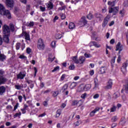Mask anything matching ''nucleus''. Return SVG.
I'll return each mask as SVG.
<instances>
[{
	"instance_id": "2eb2a0df",
	"label": "nucleus",
	"mask_w": 128,
	"mask_h": 128,
	"mask_svg": "<svg viewBox=\"0 0 128 128\" xmlns=\"http://www.w3.org/2000/svg\"><path fill=\"white\" fill-rule=\"evenodd\" d=\"M116 50H120L119 54L122 50V46H120V42H118L116 46Z\"/></svg>"
},
{
	"instance_id": "dca6fc26",
	"label": "nucleus",
	"mask_w": 128,
	"mask_h": 128,
	"mask_svg": "<svg viewBox=\"0 0 128 128\" xmlns=\"http://www.w3.org/2000/svg\"><path fill=\"white\" fill-rule=\"evenodd\" d=\"M46 6L48 9L49 10H52V8H54V4H52V3L50 2H48L46 4Z\"/></svg>"
},
{
	"instance_id": "13d9d810",
	"label": "nucleus",
	"mask_w": 128,
	"mask_h": 128,
	"mask_svg": "<svg viewBox=\"0 0 128 128\" xmlns=\"http://www.w3.org/2000/svg\"><path fill=\"white\" fill-rule=\"evenodd\" d=\"M61 18L62 20H65L66 19V14H61Z\"/></svg>"
},
{
	"instance_id": "f3484780",
	"label": "nucleus",
	"mask_w": 128,
	"mask_h": 128,
	"mask_svg": "<svg viewBox=\"0 0 128 128\" xmlns=\"http://www.w3.org/2000/svg\"><path fill=\"white\" fill-rule=\"evenodd\" d=\"M10 35H3L4 36V42H6V44H8V42H10V39L8 38V36H10Z\"/></svg>"
},
{
	"instance_id": "e2e57ef3",
	"label": "nucleus",
	"mask_w": 128,
	"mask_h": 128,
	"mask_svg": "<svg viewBox=\"0 0 128 128\" xmlns=\"http://www.w3.org/2000/svg\"><path fill=\"white\" fill-rule=\"evenodd\" d=\"M56 58V57H54L53 58H52L50 57H49L48 58V60L49 62H53V60Z\"/></svg>"
},
{
	"instance_id": "c03bdc74",
	"label": "nucleus",
	"mask_w": 128,
	"mask_h": 128,
	"mask_svg": "<svg viewBox=\"0 0 128 128\" xmlns=\"http://www.w3.org/2000/svg\"><path fill=\"white\" fill-rule=\"evenodd\" d=\"M124 90L126 94H128V86H124Z\"/></svg>"
},
{
	"instance_id": "49530a36",
	"label": "nucleus",
	"mask_w": 128,
	"mask_h": 128,
	"mask_svg": "<svg viewBox=\"0 0 128 128\" xmlns=\"http://www.w3.org/2000/svg\"><path fill=\"white\" fill-rule=\"evenodd\" d=\"M84 56L86 58H92V54H86V53H85L84 54Z\"/></svg>"
},
{
	"instance_id": "393cba45",
	"label": "nucleus",
	"mask_w": 128,
	"mask_h": 128,
	"mask_svg": "<svg viewBox=\"0 0 128 128\" xmlns=\"http://www.w3.org/2000/svg\"><path fill=\"white\" fill-rule=\"evenodd\" d=\"M72 60L75 64H78V59L77 56L72 57Z\"/></svg>"
},
{
	"instance_id": "6ab92c4d",
	"label": "nucleus",
	"mask_w": 128,
	"mask_h": 128,
	"mask_svg": "<svg viewBox=\"0 0 128 128\" xmlns=\"http://www.w3.org/2000/svg\"><path fill=\"white\" fill-rule=\"evenodd\" d=\"M108 18H105L102 24V28H106V26L108 24Z\"/></svg>"
},
{
	"instance_id": "39448f33",
	"label": "nucleus",
	"mask_w": 128,
	"mask_h": 128,
	"mask_svg": "<svg viewBox=\"0 0 128 128\" xmlns=\"http://www.w3.org/2000/svg\"><path fill=\"white\" fill-rule=\"evenodd\" d=\"M88 24V21L86 20V17H82L80 20L79 22V24L81 26H86Z\"/></svg>"
},
{
	"instance_id": "f8f14e48",
	"label": "nucleus",
	"mask_w": 128,
	"mask_h": 128,
	"mask_svg": "<svg viewBox=\"0 0 128 128\" xmlns=\"http://www.w3.org/2000/svg\"><path fill=\"white\" fill-rule=\"evenodd\" d=\"M126 66H128L127 63L123 64L122 68H121V70L123 74H126Z\"/></svg>"
},
{
	"instance_id": "5fc2aeb1",
	"label": "nucleus",
	"mask_w": 128,
	"mask_h": 128,
	"mask_svg": "<svg viewBox=\"0 0 128 128\" xmlns=\"http://www.w3.org/2000/svg\"><path fill=\"white\" fill-rule=\"evenodd\" d=\"M40 10L41 12H45L46 11V7H42V6H40Z\"/></svg>"
},
{
	"instance_id": "774afa93",
	"label": "nucleus",
	"mask_w": 128,
	"mask_h": 128,
	"mask_svg": "<svg viewBox=\"0 0 128 128\" xmlns=\"http://www.w3.org/2000/svg\"><path fill=\"white\" fill-rule=\"evenodd\" d=\"M43 104L44 106H48V102L47 101H44Z\"/></svg>"
},
{
	"instance_id": "3c124183",
	"label": "nucleus",
	"mask_w": 128,
	"mask_h": 128,
	"mask_svg": "<svg viewBox=\"0 0 128 128\" xmlns=\"http://www.w3.org/2000/svg\"><path fill=\"white\" fill-rule=\"evenodd\" d=\"M56 41L52 42L51 43V46H52V48H56Z\"/></svg>"
},
{
	"instance_id": "b1692460",
	"label": "nucleus",
	"mask_w": 128,
	"mask_h": 128,
	"mask_svg": "<svg viewBox=\"0 0 128 128\" xmlns=\"http://www.w3.org/2000/svg\"><path fill=\"white\" fill-rule=\"evenodd\" d=\"M84 88L85 92H86L87 90H90L92 88V84H87L84 86Z\"/></svg>"
},
{
	"instance_id": "de8ad7c7",
	"label": "nucleus",
	"mask_w": 128,
	"mask_h": 128,
	"mask_svg": "<svg viewBox=\"0 0 128 128\" xmlns=\"http://www.w3.org/2000/svg\"><path fill=\"white\" fill-rule=\"evenodd\" d=\"M56 38L57 40H59L60 38H62V34H57L56 36Z\"/></svg>"
},
{
	"instance_id": "e433bc0d",
	"label": "nucleus",
	"mask_w": 128,
	"mask_h": 128,
	"mask_svg": "<svg viewBox=\"0 0 128 128\" xmlns=\"http://www.w3.org/2000/svg\"><path fill=\"white\" fill-rule=\"evenodd\" d=\"M118 120V117L116 116H114L112 118V122H116Z\"/></svg>"
},
{
	"instance_id": "680f3d73",
	"label": "nucleus",
	"mask_w": 128,
	"mask_h": 128,
	"mask_svg": "<svg viewBox=\"0 0 128 128\" xmlns=\"http://www.w3.org/2000/svg\"><path fill=\"white\" fill-rule=\"evenodd\" d=\"M121 60H122V57L120 56V55H119L118 56V58L117 60V62H120Z\"/></svg>"
},
{
	"instance_id": "6e6d98bb",
	"label": "nucleus",
	"mask_w": 128,
	"mask_h": 128,
	"mask_svg": "<svg viewBox=\"0 0 128 128\" xmlns=\"http://www.w3.org/2000/svg\"><path fill=\"white\" fill-rule=\"evenodd\" d=\"M94 98H100V94H96L94 96Z\"/></svg>"
},
{
	"instance_id": "412c9836",
	"label": "nucleus",
	"mask_w": 128,
	"mask_h": 128,
	"mask_svg": "<svg viewBox=\"0 0 128 128\" xmlns=\"http://www.w3.org/2000/svg\"><path fill=\"white\" fill-rule=\"evenodd\" d=\"M68 28L70 30H74V28H76V25L72 22H70L69 24Z\"/></svg>"
},
{
	"instance_id": "9d476101",
	"label": "nucleus",
	"mask_w": 128,
	"mask_h": 128,
	"mask_svg": "<svg viewBox=\"0 0 128 128\" xmlns=\"http://www.w3.org/2000/svg\"><path fill=\"white\" fill-rule=\"evenodd\" d=\"M106 70H108V67L106 66H102L100 69V74H106Z\"/></svg>"
},
{
	"instance_id": "f257e3e1",
	"label": "nucleus",
	"mask_w": 128,
	"mask_h": 128,
	"mask_svg": "<svg viewBox=\"0 0 128 128\" xmlns=\"http://www.w3.org/2000/svg\"><path fill=\"white\" fill-rule=\"evenodd\" d=\"M0 14L6 16L9 20L12 18L10 12L8 10H6L4 6L2 4H0Z\"/></svg>"
},
{
	"instance_id": "ddd939ff",
	"label": "nucleus",
	"mask_w": 128,
	"mask_h": 128,
	"mask_svg": "<svg viewBox=\"0 0 128 128\" xmlns=\"http://www.w3.org/2000/svg\"><path fill=\"white\" fill-rule=\"evenodd\" d=\"M112 80H109L107 86L105 87L106 90H110L112 88Z\"/></svg>"
},
{
	"instance_id": "473e14b6",
	"label": "nucleus",
	"mask_w": 128,
	"mask_h": 128,
	"mask_svg": "<svg viewBox=\"0 0 128 128\" xmlns=\"http://www.w3.org/2000/svg\"><path fill=\"white\" fill-rule=\"evenodd\" d=\"M116 110V106H113L112 108H110V112H114Z\"/></svg>"
},
{
	"instance_id": "9b49d317",
	"label": "nucleus",
	"mask_w": 128,
	"mask_h": 128,
	"mask_svg": "<svg viewBox=\"0 0 128 128\" xmlns=\"http://www.w3.org/2000/svg\"><path fill=\"white\" fill-rule=\"evenodd\" d=\"M86 62V58L84 56H80L78 60V64H82Z\"/></svg>"
},
{
	"instance_id": "72a5a7b5",
	"label": "nucleus",
	"mask_w": 128,
	"mask_h": 128,
	"mask_svg": "<svg viewBox=\"0 0 128 128\" xmlns=\"http://www.w3.org/2000/svg\"><path fill=\"white\" fill-rule=\"evenodd\" d=\"M68 84H65L63 87L62 88V90L63 92H64V90H68Z\"/></svg>"
},
{
	"instance_id": "bb28decb",
	"label": "nucleus",
	"mask_w": 128,
	"mask_h": 128,
	"mask_svg": "<svg viewBox=\"0 0 128 128\" xmlns=\"http://www.w3.org/2000/svg\"><path fill=\"white\" fill-rule=\"evenodd\" d=\"M76 82H72L70 86V88L71 90H72L74 88H76Z\"/></svg>"
},
{
	"instance_id": "4468645a",
	"label": "nucleus",
	"mask_w": 128,
	"mask_h": 128,
	"mask_svg": "<svg viewBox=\"0 0 128 128\" xmlns=\"http://www.w3.org/2000/svg\"><path fill=\"white\" fill-rule=\"evenodd\" d=\"M6 78L4 76H0V84H4L6 82Z\"/></svg>"
},
{
	"instance_id": "8fccbe9b",
	"label": "nucleus",
	"mask_w": 128,
	"mask_h": 128,
	"mask_svg": "<svg viewBox=\"0 0 128 128\" xmlns=\"http://www.w3.org/2000/svg\"><path fill=\"white\" fill-rule=\"evenodd\" d=\"M22 116V113L20 112L19 113H16L14 115V118H17V116Z\"/></svg>"
},
{
	"instance_id": "a19ab883",
	"label": "nucleus",
	"mask_w": 128,
	"mask_h": 128,
	"mask_svg": "<svg viewBox=\"0 0 128 128\" xmlns=\"http://www.w3.org/2000/svg\"><path fill=\"white\" fill-rule=\"evenodd\" d=\"M80 2V0H72L71 4H76L78 2Z\"/></svg>"
},
{
	"instance_id": "a878e982",
	"label": "nucleus",
	"mask_w": 128,
	"mask_h": 128,
	"mask_svg": "<svg viewBox=\"0 0 128 128\" xmlns=\"http://www.w3.org/2000/svg\"><path fill=\"white\" fill-rule=\"evenodd\" d=\"M116 4V2L114 1H108V6H114Z\"/></svg>"
},
{
	"instance_id": "cd10ccee",
	"label": "nucleus",
	"mask_w": 128,
	"mask_h": 128,
	"mask_svg": "<svg viewBox=\"0 0 128 128\" xmlns=\"http://www.w3.org/2000/svg\"><path fill=\"white\" fill-rule=\"evenodd\" d=\"M58 96V91H53L52 92V96L53 98H56V96Z\"/></svg>"
},
{
	"instance_id": "2f4dec72",
	"label": "nucleus",
	"mask_w": 128,
	"mask_h": 128,
	"mask_svg": "<svg viewBox=\"0 0 128 128\" xmlns=\"http://www.w3.org/2000/svg\"><path fill=\"white\" fill-rule=\"evenodd\" d=\"M14 86H15V88L18 90H22V88H24V86H22V85H18V84L15 85Z\"/></svg>"
},
{
	"instance_id": "6e6552de",
	"label": "nucleus",
	"mask_w": 128,
	"mask_h": 128,
	"mask_svg": "<svg viewBox=\"0 0 128 128\" xmlns=\"http://www.w3.org/2000/svg\"><path fill=\"white\" fill-rule=\"evenodd\" d=\"M100 110V108L99 107H96V108L91 112L90 114V116H94V114L96 113L97 112H98Z\"/></svg>"
},
{
	"instance_id": "a211bd4d",
	"label": "nucleus",
	"mask_w": 128,
	"mask_h": 128,
	"mask_svg": "<svg viewBox=\"0 0 128 128\" xmlns=\"http://www.w3.org/2000/svg\"><path fill=\"white\" fill-rule=\"evenodd\" d=\"M23 36L25 37V39L26 40H30V34L26 32H23Z\"/></svg>"
},
{
	"instance_id": "c85d7f7f",
	"label": "nucleus",
	"mask_w": 128,
	"mask_h": 128,
	"mask_svg": "<svg viewBox=\"0 0 128 128\" xmlns=\"http://www.w3.org/2000/svg\"><path fill=\"white\" fill-rule=\"evenodd\" d=\"M6 56H4V54H0V60H1V62H3V60H6Z\"/></svg>"
},
{
	"instance_id": "052dcab7",
	"label": "nucleus",
	"mask_w": 128,
	"mask_h": 128,
	"mask_svg": "<svg viewBox=\"0 0 128 128\" xmlns=\"http://www.w3.org/2000/svg\"><path fill=\"white\" fill-rule=\"evenodd\" d=\"M66 104L64 103H62L60 106V108H66Z\"/></svg>"
},
{
	"instance_id": "37998d69",
	"label": "nucleus",
	"mask_w": 128,
	"mask_h": 128,
	"mask_svg": "<svg viewBox=\"0 0 128 128\" xmlns=\"http://www.w3.org/2000/svg\"><path fill=\"white\" fill-rule=\"evenodd\" d=\"M16 49L17 50H20V42L17 43V44H16Z\"/></svg>"
},
{
	"instance_id": "864d4df0",
	"label": "nucleus",
	"mask_w": 128,
	"mask_h": 128,
	"mask_svg": "<svg viewBox=\"0 0 128 128\" xmlns=\"http://www.w3.org/2000/svg\"><path fill=\"white\" fill-rule=\"evenodd\" d=\"M74 68H75V66L74 64H71L70 66H69V70H72Z\"/></svg>"
},
{
	"instance_id": "f03ea898",
	"label": "nucleus",
	"mask_w": 128,
	"mask_h": 128,
	"mask_svg": "<svg viewBox=\"0 0 128 128\" xmlns=\"http://www.w3.org/2000/svg\"><path fill=\"white\" fill-rule=\"evenodd\" d=\"M37 48L40 50H44V43L42 38L38 40Z\"/></svg>"
},
{
	"instance_id": "7c9ffc66",
	"label": "nucleus",
	"mask_w": 128,
	"mask_h": 128,
	"mask_svg": "<svg viewBox=\"0 0 128 128\" xmlns=\"http://www.w3.org/2000/svg\"><path fill=\"white\" fill-rule=\"evenodd\" d=\"M34 25V22H28L26 24V26L32 27Z\"/></svg>"
},
{
	"instance_id": "603ef678",
	"label": "nucleus",
	"mask_w": 128,
	"mask_h": 128,
	"mask_svg": "<svg viewBox=\"0 0 128 128\" xmlns=\"http://www.w3.org/2000/svg\"><path fill=\"white\" fill-rule=\"evenodd\" d=\"M26 52L28 54H30V52H32V49H30V48H26Z\"/></svg>"
},
{
	"instance_id": "4be33fe9",
	"label": "nucleus",
	"mask_w": 128,
	"mask_h": 128,
	"mask_svg": "<svg viewBox=\"0 0 128 128\" xmlns=\"http://www.w3.org/2000/svg\"><path fill=\"white\" fill-rule=\"evenodd\" d=\"M60 114H62V110L58 109L56 112V118H59Z\"/></svg>"
},
{
	"instance_id": "c9c22d12",
	"label": "nucleus",
	"mask_w": 128,
	"mask_h": 128,
	"mask_svg": "<svg viewBox=\"0 0 128 128\" xmlns=\"http://www.w3.org/2000/svg\"><path fill=\"white\" fill-rule=\"evenodd\" d=\"M66 8V6H63L58 8V10H64Z\"/></svg>"
},
{
	"instance_id": "aec40b11",
	"label": "nucleus",
	"mask_w": 128,
	"mask_h": 128,
	"mask_svg": "<svg viewBox=\"0 0 128 128\" xmlns=\"http://www.w3.org/2000/svg\"><path fill=\"white\" fill-rule=\"evenodd\" d=\"M84 91H85L84 86H80L78 88V92H84Z\"/></svg>"
},
{
	"instance_id": "0eeeda50",
	"label": "nucleus",
	"mask_w": 128,
	"mask_h": 128,
	"mask_svg": "<svg viewBox=\"0 0 128 128\" xmlns=\"http://www.w3.org/2000/svg\"><path fill=\"white\" fill-rule=\"evenodd\" d=\"M6 4L8 8H14V0H6Z\"/></svg>"
},
{
	"instance_id": "5701e85b",
	"label": "nucleus",
	"mask_w": 128,
	"mask_h": 128,
	"mask_svg": "<svg viewBox=\"0 0 128 128\" xmlns=\"http://www.w3.org/2000/svg\"><path fill=\"white\" fill-rule=\"evenodd\" d=\"M6 92V87L4 86H2L0 87V94H2Z\"/></svg>"
},
{
	"instance_id": "69168bd1",
	"label": "nucleus",
	"mask_w": 128,
	"mask_h": 128,
	"mask_svg": "<svg viewBox=\"0 0 128 128\" xmlns=\"http://www.w3.org/2000/svg\"><path fill=\"white\" fill-rule=\"evenodd\" d=\"M4 72L2 70H0V76H2L3 74H4Z\"/></svg>"
},
{
	"instance_id": "4d7b16f0",
	"label": "nucleus",
	"mask_w": 128,
	"mask_h": 128,
	"mask_svg": "<svg viewBox=\"0 0 128 128\" xmlns=\"http://www.w3.org/2000/svg\"><path fill=\"white\" fill-rule=\"evenodd\" d=\"M94 82L95 88H98V81H96V80H94Z\"/></svg>"
},
{
	"instance_id": "58836bf2",
	"label": "nucleus",
	"mask_w": 128,
	"mask_h": 128,
	"mask_svg": "<svg viewBox=\"0 0 128 128\" xmlns=\"http://www.w3.org/2000/svg\"><path fill=\"white\" fill-rule=\"evenodd\" d=\"M19 58H21V60H26V57L24 55H20L19 56Z\"/></svg>"
},
{
	"instance_id": "423d86ee",
	"label": "nucleus",
	"mask_w": 128,
	"mask_h": 128,
	"mask_svg": "<svg viewBox=\"0 0 128 128\" xmlns=\"http://www.w3.org/2000/svg\"><path fill=\"white\" fill-rule=\"evenodd\" d=\"M26 72H20L19 74L17 75V78L20 80H24L26 76Z\"/></svg>"
},
{
	"instance_id": "79ce46f5",
	"label": "nucleus",
	"mask_w": 128,
	"mask_h": 128,
	"mask_svg": "<svg viewBox=\"0 0 128 128\" xmlns=\"http://www.w3.org/2000/svg\"><path fill=\"white\" fill-rule=\"evenodd\" d=\"M86 96H88V94L86 93H84L81 95L80 98H81L84 99L86 98Z\"/></svg>"
},
{
	"instance_id": "4c0bfd02",
	"label": "nucleus",
	"mask_w": 128,
	"mask_h": 128,
	"mask_svg": "<svg viewBox=\"0 0 128 128\" xmlns=\"http://www.w3.org/2000/svg\"><path fill=\"white\" fill-rule=\"evenodd\" d=\"M96 16L97 18H100H100H102V15L100 14H96Z\"/></svg>"
},
{
	"instance_id": "f704fd0d",
	"label": "nucleus",
	"mask_w": 128,
	"mask_h": 128,
	"mask_svg": "<svg viewBox=\"0 0 128 128\" xmlns=\"http://www.w3.org/2000/svg\"><path fill=\"white\" fill-rule=\"evenodd\" d=\"M66 74H62V76H61L60 78V82H62V81L64 80V78H66Z\"/></svg>"
},
{
	"instance_id": "a18cd8bd",
	"label": "nucleus",
	"mask_w": 128,
	"mask_h": 128,
	"mask_svg": "<svg viewBox=\"0 0 128 128\" xmlns=\"http://www.w3.org/2000/svg\"><path fill=\"white\" fill-rule=\"evenodd\" d=\"M87 18L88 20H92V18L93 16H92V14H89L88 16H87Z\"/></svg>"
},
{
	"instance_id": "338daca9",
	"label": "nucleus",
	"mask_w": 128,
	"mask_h": 128,
	"mask_svg": "<svg viewBox=\"0 0 128 128\" xmlns=\"http://www.w3.org/2000/svg\"><path fill=\"white\" fill-rule=\"evenodd\" d=\"M94 70H92L90 72V76H94Z\"/></svg>"
},
{
	"instance_id": "c756f323",
	"label": "nucleus",
	"mask_w": 128,
	"mask_h": 128,
	"mask_svg": "<svg viewBox=\"0 0 128 128\" xmlns=\"http://www.w3.org/2000/svg\"><path fill=\"white\" fill-rule=\"evenodd\" d=\"M90 44L92 46H94L95 48H100V44H98L96 42H91Z\"/></svg>"
},
{
	"instance_id": "20e7f679",
	"label": "nucleus",
	"mask_w": 128,
	"mask_h": 128,
	"mask_svg": "<svg viewBox=\"0 0 128 128\" xmlns=\"http://www.w3.org/2000/svg\"><path fill=\"white\" fill-rule=\"evenodd\" d=\"M118 7H115V8H109L108 12L109 14L113 13V14L115 15L118 12Z\"/></svg>"
},
{
	"instance_id": "0e129e2a",
	"label": "nucleus",
	"mask_w": 128,
	"mask_h": 128,
	"mask_svg": "<svg viewBox=\"0 0 128 128\" xmlns=\"http://www.w3.org/2000/svg\"><path fill=\"white\" fill-rule=\"evenodd\" d=\"M120 14H121V16H124V10H122L120 11Z\"/></svg>"
},
{
	"instance_id": "1a4fd4ad",
	"label": "nucleus",
	"mask_w": 128,
	"mask_h": 128,
	"mask_svg": "<svg viewBox=\"0 0 128 128\" xmlns=\"http://www.w3.org/2000/svg\"><path fill=\"white\" fill-rule=\"evenodd\" d=\"M72 106H80L82 104V100H73L72 102Z\"/></svg>"
},
{
	"instance_id": "ea45409f",
	"label": "nucleus",
	"mask_w": 128,
	"mask_h": 128,
	"mask_svg": "<svg viewBox=\"0 0 128 128\" xmlns=\"http://www.w3.org/2000/svg\"><path fill=\"white\" fill-rule=\"evenodd\" d=\"M60 70V66H57L54 68V69L52 70V72H56Z\"/></svg>"
},
{
	"instance_id": "bf43d9fd",
	"label": "nucleus",
	"mask_w": 128,
	"mask_h": 128,
	"mask_svg": "<svg viewBox=\"0 0 128 128\" xmlns=\"http://www.w3.org/2000/svg\"><path fill=\"white\" fill-rule=\"evenodd\" d=\"M18 100H19V102H22V96H18Z\"/></svg>"
},
{
	"instance_id": "7ed1b4c3",
	"label": "nucleus",
	"mask_w": 128,
	"mask_h": 128,
	"mask_svg": "<svg viewBox=\"0 0 128 128\" xmlns=\"http://www.w3.org/2000/svg\"><path fill=\"white\" fill-rule=\"evenodd\" d=\"M3 35H10V29L8 25L5 24L3 26Z\"/></svg>"
},
{
	"instance_id": "09e8293b",
	"label": "nucleus",
	"mask_w": 128,
	"mask_h": 128,
	"mask_svg": "<svg viewBox=\"0 0 128 128\" xmlns=\"http://www.w3.org/2000/svg\"><path fill=\"white\" fill-rule=\"evenodd\" d=\"M10 28L12 32H14V26L12 24H10Z\"/></svg>"
}]
</instances>
